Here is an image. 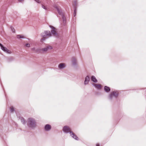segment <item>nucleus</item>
I'll return each instance as SVG.
<instances>
[{
    "label": "nucleus",
    "instance_id": "a878e982",
    "mask_svg": "<svg viewBox=\"0 0 146 146\" xmlns=\"http://www.w3.org/2000/svg\"><path fill=\"white\" fill-rule=\"evenodd\" d=\"M0 46L1 47V48L3 46L0 43Z\"/></svg>",
    "mask_w": 146,
    "mask_h": 146
},
{
    "label": "nucleus",
    "instance_id": "4be33fe9",
    "mask_svg": "<svg viewBox=\"0 0 146 146\" xmlns=\"http://www.w3.org/2000/svg\"><path fill=\"white\" fill-rule=\"evenodd\" d=\"M25 46L27 47H29L30 46V45L29 43H27L26 44Z\"/></svg>",
    "mask_w": 146,
    "mask_h": 146
},
{
    "label": "nucleus",
    "instance_id": "6e6552de",
    "mask_svg": "<svg viewBox=\"0 0 146 146\" xmlns=\"http://www.w3.org/2000/svg\"><path fill=\"white\" fill-rule=\"evenodd\" d=\"M77 4V3L76 1H74L73 3V5L74 6V16H75L76 15Z\"/></svg>",
    "mask_w": 146,
    "mask_h": 146
},
{
    "label": "nucleus",
    "instance_id": "b1692460",
    "mask_svg": "<svg viewBox=\"0 0 146 146\" xmlns=\"http://www.w3.org/2000/svg\"><path fill=\"white\" fill-rule=\"evenodd\" d=\"M42 7L45 9V10H46L47 9L46 8V7H45V6L43 5H42Z\"/></svg>",
    "mask_w": 146,
    "mask_h": 146
},
{
    "label": "nucleus",
    "instance_id": "f257e3e1",
    "mask_svg": "<svg viewBox=\"0 0 146 146\" xmlns=\"http://www.w3.org/2000/svg\"><path fill=\"white\" fill-rule=\"evenodd\" d=\"M27 124L28 127L31 129H34L36 126V122L35 119L32 117H29L28 119Z\"/></svg>",
    "mask_w": 146,
    "mask_h": 146
},
{
    "label": "nucleus",
    "instance_id": "f3484780",
    "mask_svg": "<svg viewBox=\"0 0 146 146\" xmlns=\"http://www.w3.org/2000/svg\"><path fill=\"white\" fill-rule=\"evenodd\" d=\"M35 52L37 53H42L41 49L38 48H36Z\"/></svg>",
    "mask_w": 146,
    "mask_h": 146
},
{
    "label": "nucleus",
    "instance_id": "dca6fc26",
    "mask_svg": "<svg viewBox=\"0 0 146 146\" xmlns=\"http://www.w3.org/2000/svg\"><path fill=\"white\" fill-rule=\"evenodd\" d=\"M91 80L95 83L97 82L98 81L97 80L94 76H92L91 77Z\"/></svg>",
    "mask_w": 146,
    "mask_h": 146
},
{
    "label": "nucleus",
    "instance_id": "412c9836",
    "mask_svg": "<svg viewBox=\"0 0 146 146\" xmlns=\"http://www.w3.org/2000/svg\"><path fill=\"white\" fill-rule=\"evenodd\" d=\"M10 111L11 112H13L14 111V108L13 107L10 108Z\"/></svg>",
    "mask_w": 146,
    "mask_h": 146
},
{
    "label": "nucleus",
    "instance_id": "9b49d317",
    "mask_svg": "<svg viewBox=\"0 0 146 146\" xmlns=\"http://www.w3.org/2000/svg\"><path fill=\"white\" fill-rule=\"evenodd\" d=\"M3 51L5 52L8 54H11L12 52L9 50H8L6 48L3 46L1 48Z\"/></svg>",
    "mask_w": 146,
    "mask_h": 146
},
{
    "label": "nucleus",
    "instance_id": "6ab92c4d",
    "mask_svg": "<svg viewBox=\"0 0 146 146\" xmlns=\"http://www.w3.org/2000/svg\"><path fill=\"white\" fill-rule=\"evenodd\" d=\"M17 37L18 38H25L22 35H17Z\"/></svg>",
    "mask_w": 146,
    "mask_h": 146
},
{
    "label": "nucleus",
    "instance_id": "7ed1b4c3",
    "mask_svg": "<svg viewBox=\"0 0 146 146\" xmlns=\"http://www.w3.org/2000/svg\"><path fill=\"white\" fill-rule=\"evenodd\" d=\"M41 35L43 38L41 40L42 41L44 40L45 39L48 38L51 36L52 34L50 31H46L42 33L41 34Z\"/></svg>",
    "mask_w": 146,
    "mask_h": 146
},
{
    "label": "nucleus",
    "instance_id": "ddd939ff",
    "mask_svg": "<svg viewBox=\"0 0 146 146\" xmlns=\"http://www.w3.org/2000/svg\"><path fill=\"white\" fill-rule=\"evenodd\" d=\"M72 62L73 64L75 65L76 64V58L74 57H73L72 58Z\"/></svg>",
    "mask_w": 146,
    "mask_h": 146
},
{
    "label": "nucleus",
    "instance_id": "5701e85b",
    "mask_svg": "<svg viewBox=\"0 0 146 146\" xmlns=\"http://www.w3.org/2000/svg\"><path fill=\"white\" fill-rule=\"evenodd\" d=\"M36 49V48L35 47H33L31 48V50H32L33 51H35V50Z\"/></svg>",
    "mask_w": 146,
    "mask_h": 146
},
{
    "label": "nucleus",
    "instance_id": "f03ea898",
    "mask_svg": "<svg viewBox=\"0 0 146 146\" xmlns=\"http://www.w3.org/2000/svg\"><path fill=\"white\" fill-rule=\"evenodd\" d=\"M63 131L65 133H69L70 135L72 138L76 140H78V137L74 133L71 131V129L69 127L67 126H64L63 128Z\"/></svg>",
    "mask_w": 146,
    "mask_h": 146
},
{
    "label": "nucleus",
    "instance_id": "20e7f679",
    "mask_svg": "<svg viewBox=\"0 0 146 146\" xmlns=\"http://www.w3.org/2000/svg\"><path fill=\"white\" fill-rule=\"evenodd\" d=\"M56 8L59 15H61L63 21V23L64 25L66 23V20L65 17L64 16L63 13H62L61 9L60 7H56Z\"/></svg>",
    "mask_w": 146,
    "mask_h": 146
},
{
    "label": "nucleus",
    "instance_id": "cd10ccee",
    "mask_svg": "<svg viewBox=\"0 0 146 146\" xmlns=\"http://www.w3.org/2000/svg\"><path fill=\"white\" fill-rule=\"evenodd\" d=\"M100 146V145H99V144H98V143L96 145V146Z\"/></svg>",
    "mask_w": 146,
    "mask_h": 146
},
{
    "label": "nucleus",
    "instance_id": "393cba45",
    "mask_svg": "<svg viewBox=\"0 0 146 146\" xmlns=\"http://www.w3.org/2000/svg\"><path fill=\"white\" fill-rule=\"evenodd\" d=\"M35 1L38 3H40V1L39 0H35Z\"/></svg>",
    "mask_w": 146,
    "mask_h": 146
},
{
    "label": "nucleus",
    "instance_id": "2eb2a0df",
    "mask_svg": "<svg viewBox=\"0 0 146 146\" xmlns=\"http://www.w3.org/2000/svg\"><path fill=\"white\" fill-rule=\"evenodd\" d=\"M93 85L97 89H100L101 88V85L100 84H93Z\"/></svg>",
    "mask_w": 146,
    "mask_h": 146
},
{
    "label": "nucleus",
    "instance_id": "9d476101",
    "mask_svg": "<svg viewBox=\"0 0 146 146\" xmlns=\"http://www.w3.org/2000/svg\"><path fill=\"white\" fill-rule=\"evenodd\" d=\"M65 67V65L64 63H61L58 66V69L60 70H62Z\"/></svg>",
    "mask_w": 146,
    "mask_h": 146
},
{
    "label": "nucleus",
    "instance_id": "39448f33",
    "mask_svg": "<svg viewBox=\"0 0 146 146\" xmlns=\"http://www.w3.org/2000/svg\"><path fill=\"white\" fill-rule=\"evenodd\" d=\"M118 94L117 91H113L110 94L109 98L110 100H112L117 98Z\"/></svg>",
    "mask_w": 146,
    "mask_h": 146
},
{
    "label": "nucleus",
    "instance_id": "f8f14e48",
    "mask_svg": "<svg viewBox=\"0 0 146 146\" xmlns=\"http://www.w3.org/2000/svg\"><path fill=\"white\" fill-rule=\"evenodd\" d=\"M90 81V78L88 76H86L84 82V84L86 85L88 83V82Z\"/></svg>",
    "mask_w": 146,
    "mask_h": 146
},
{
    "label": "nucleus",
    "instance_id": "0eeeda50",
    "mask_svg": "<svg viewBox=\"0 0 146 146\" xmlns=\"http://www.w3.org/2000/svg\"><path fill=\"white\" fill-rule=\"evenodd\" d=\"M49 27L51 28V31L52 34L55 36H57V34L56 32V28L53 26L49 25Z\"/></svg>",
    "mask_w": 146,
    "mask_h": 146
},
{
    "label": "nucleus",
    "instance_id": "1a4fd4ad",
    "mask_svg": "<svg viewBox=\"0 0 146 146\" xmlns=\"http://www.w3.org/2000/svg\"><path fill=\"white\" fill-rule=\"evenodd\" d=\"M51 128V126L49 124H46L45 125L44 129L46 131H50Z\"/></svg>",
    "mask_w": 146,
    "mask_h": 146
},
{
    "label": "nucleus",
    "instance_id": "423d86ee",
    "mask_svg": "<svg viewBox=\"0 0 146 146\" xmlns=\"http://www.w3.org/2000/svg\"><path fill=\"white\" fill-rule=\"evenodd\" d=\"M53 48L50 45H47L44 48H42V53H44L47 52L49 50H51Z\"/></svg>",
    "mask_w": 146,
    "mask_h": 146
},
{
    "label": "nucleus",
    "instance_id": "bb28decb",
    "mask_svg": "<svg viewBox=\"0 0 146 146\" xmlns=\"http://www.w3.org/2000/svg\"><path fill=\"white\" fill-rule=\"evenodd\" d=\"M20 2H21L22 1H23V0H18Z\"/></svg>",
    "mask_w": 146,
    "mask_h": 146
},
{
    "label": "nucleus",
    "instance_id": "aec40b11",
    "mask_svg": "<svg viewBox=\"0 0 146 146\" xmlns=\"http://www.w3.org/2000/svg\"><path fill=\"white\" fill-rule=\"evenodd\" d=\"M11 31H12V32L13 33H15V30L14 29V28L13 27H11Z\"/></svg>",
    "mask_w": 146,
    "mask_h": 146
},
{
    "label": "nucleus",
    "instance_id": "a211bd4d",
    "mask_svg": "<svg viewBox=\"0 0 146 146\" xmlns=\"http://www.w3.org/2000/svg\"><path fill=\"white\" fill-rule=\"evenodd\" d=\"M20 120L22 123H23L24 124H25L26 123V122L24 118L21 117L20 118Z\"/></svg>",
    "mask_w": 146,
    "mask_h": 146
},
{
    "label": "nucleus",
    "instance_id": "4468645a",
    "mask_svg": "<svg viewBox=\"0 0 146 146\" xmlns=\"http://www.w3.org/2000/svg\"><path fill=\"white\" fill-rule=\"evenodd\" d=\"M104 89L105 91L107 92H109L110 90V88L106 86H104Z\"/></svg>",
    "mask_w": 146,
    "mask_h": 146
}]
</instances>
